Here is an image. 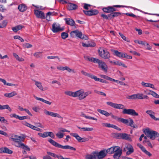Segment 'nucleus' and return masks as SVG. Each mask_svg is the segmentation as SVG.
<instances>
[{
    "label": "nucleus",
    "instance_id": "nucleus-22",
    "mask_svg": "<svg viewBox=\"0 0 159 159\" xmlns=\"http://www.w3.org/2000/svg\"><path fill=\"white\" fill-rule=\"evenodd\" d=\"M34 82H35L34 84L41 91H43L45 90L42 86V83L41 82L35 80H34Z\"/></svg>",
    "mask_w": 159,
    "mask_h": 159
},
{
    "label": "nucleus",
    "instance_id": "nucleus-7",
    "mask_svg": "<svg viewBox=\"0 0 159 159\" xmlns=\"http://www.w3.org/2000/svg\"><path fill=\"white\" fill-rule=\"evenodd\" d=\"M99 56L104 59H109L111 57L110 54L107 50L103 48H100L98 50Z\"/></svg>",
    "mask_w": 159,
    "mask_h": 159
},
{
    "label": "nucleus",
    "instance_id": "nucleus-5",
    "mask_svg": "<svg viewBox=\"0 0 159 159\" xmlns=\"http://www.w3.org/2000/svg\"><path fill=\"white\" fill-rule=\"evenodd\" d=\"M48 141L53 146L56 147L61 148L64 149H69L73 151L76 150V149L68 145H66L65 146L62 145L55 142V141L51 139H48Z\"/></svg>",
    "mask_w": 159,
    "mask_h": 159
},
{
    "label": "nucleus",
    "instance_id": "nucleus-33",
    "mask_svg": "<svg viewBox=\"0 0 159 159\" xmlns=\"http://www.w3.org/2000/svg\"><path fill=\"white\" fill-rule=\"evenodd\" d=\"M80 116L85 117L87 119L92 120H97V119L95 117H91L89 116H86L83 112H82L80 114Z\"/></svg>",
    "mask_w": 159,
    "mask_h": 159
},
{
    "label": "nucleus",
    "instance_id": "nucleus-49",
    "mask_svg": "<svg viewBox=\"0 0 159 159\" xmlns=\"http://www.w3.org/2000/svg\"><path fill=\"white\" fill-rule=\"evenodd\" d=\"M68 34L66 32H62L61 34V37L62 39H65L68 37Z\"/></svg>",
    "mask_w": 159,
    "mask_h": 159
},
{
    "label": "nucleus",
    "instance_id": "nucleus-6",
    "mask_svg": "<svg viewBox=\"0 0 159 159\" xmlns=\"http://www.w3.org/2000/svg\"><path fill=\"white\" fill-rule=\"evenodd\" d=\"M143 132L147 137L153 140H154L156 137H159V133L156 131L150 130L148 128L144 129Z\"/></svg>",
    "mask_w": 159,
    "mask_h": 159
},
{
    "label": "nucleus",
    "instance_id": "nucleus-14",
    "mask_svg": "<svg viewBox=\"0 0 159 159\" xmlns=\"http://www.w3.org/2000/svg\"><path fill=\"white\" fill-rule=\"evenodd\" d=\"M83 11L85 15L89 16L96 15L98 13V11L95 9L91 10L89 11L84 10Z\"/></svg>",
    "mask_w": 159,
    "mask_h": 159
},
{
    "label": "nucleus",
    "instance_id": "nucleus-15",
    "mask_svg": "<svg viewBox=\"0 0 159 159\" xmlns=\"http://www.w3.org/2000/svg\"><path fill=\"white\" fill-rule=\"evenodd\" d=\"M120 138L129 141H131L130 135L125 133H120L118 135Z\"/></svg>",
    "mask_w": 159,
    "mask_h": 159
},
{
    "label": "nucleus",
    "instance_id": "nucleus-43",
    "mask_svg": "<svg viewBox=\"0 0 159 159\" xmlns=\"http://www.w3.org/2000/svg\"><path fill=\"white\" fill-rule=\"evenodd\" d=\"M78 31V30H76L71 32L70 33L71 36L72 38H75L77 37Z\"/></svg>",
    "mask_w": 159,
    "mask_h": 159
},
{
    "label": "nucleus",
    "instance_id": "nucleus-62",
    "mask_svg": "<svg viewBox=\"0 0 159 159\" xmlns=\"http://www.w3.org/2000/svg\"><path fill=\"white\" fill-rule=\"evenodd\" d=\"M66 67L65 66H58L57 67V69L59 70H62V71H64L66 69Z\"/></svg>",
    "mask_w": 159,
    "mask_h": 159
},
{
    "label": "nucleus",
    "instance_id": "nucleus-34",
    "mask_svg": "<svg viewBox=\"0 0 159 159\" xmlns=\"http://www.w3.org/2000/svg\"><path fill=\"white\" fill-rule=\"evenodd\" d=\"M121 13L119 12H116L109 14V17L110 19H112L115 17L120 15Z\"/></svg>",
    "mask_w": 159,
    "mask_h": 159
},
{
    "label": "nucleus",
    "instance_id": "nucleus-27",
    "mask_svg": "<svg viewBox=\"0 0 159 159\" xmlns=\"http://www.w3.org/2000/svg\"><path fill=\"white\" fill-rule=\"evenodd\" d=\"M113 65H116L119 66H121L124 67L126 68L127 66L125 64L122 63L119 61L113 60Z\"/></svg>",
    "mask_w": 159,
    "mask_h": 159
},
{
    "label": "nucleus",
    "instance_id": "nucleus-18",
    "mask_svg": "<svg viewBox=\"0 0 159 159\" xmlns=\"http://www.w3.org/2000/svg\"><path fill=\"white\" fill-rule=\"evenodd\" d=\"M47 153L48 155H49L54 157H57L58 159H70V158L63 157L61 155H57L53 153L49 152H48Z\"/></svg>",
    "mask_w": 159,
    "mask_h": 159
},
{
    "label": "nucleus",
    "instance_id": "nucleus-29",
    "mask_svg": "<svg viewBox=\"0 0 159 159\" xmlns=\"http://www.w3.org/2000/svg\"><path fill=\"white\" fill-rule=\"evenodd\" d=\"M77 6L74 4L70 3L68 4V9L70 10H72L76 9Z\"/></svg>",
    "mask_w": 159,
    "mask_h": 159
},
{
    "label": "nucleus",
    "instance_id": "nucleus-9",
    "mask_svg": "<svg viewBox=\"0 0 159 159\" xmlns=\"http://www.w3.org/2000/svg\"><path fill=\"white\" fill-rule=\"evenodd\" d=\"M120 122H121L124 124H126L130 126L131 127L136 128H138V126L137 125L135 126L133 124L134 122L133 120L131 119L130 118L129 119V121L127 119L121 118Z\"/></svg>",
    "mask_w": 159,
    "mask_h": 159
},
{
    "label": "nucleus",
    "instance_id": "nucleus-47",
    "mask_svg": "<svg viewBox=\"0 0 159 159\" xmlns=\"http://www.w3.org/2000/svg\"><path fill=\"white\" fill-rule=\"evenodd\" d=\"M13 38L15 39H19L21 42H23L24 40L19 35H15L13 37Z\"/></svg>",
    "mask_w": 159,
    "mask_h": 159
},
{
    "label": "nucleus",
    "instance_id": "nucleus-44",
    "mask_svg": "<svg viewBox=\"0 0 159 159\" xmlns=\"http://www.w3.org/2000/svg\"><path fill=\"white\" fill-rule=\"evenodd\" d=\"M137 95L136 94H134L131 95H129L127 97V98L129 99H137Z\"/></svg>",
    "mask_w": 159,
    "mask_h": 159
},
{
    "label": "nucleus",
    "instance_id": "nucleus-61",
    "mask_svg": "<svg viewBox=\"0 0 159 159\" xmlns=\"http://www.w3.org/2000/svg\"><path fill=\"white\" fill-rule=\"evenodd\" d=\"M49 136L52 138L54 139L55 137V135L54 133L51 132H48V137Z\"/></svg>",
    "mask_w": 159,
    "mask_h": 159
},
{
    "label": "nucleus",
    "instance_id": "nucleus-56",
    "mask_svg": "<svg viewBox=\"0 0 159 159\" xmlns=\"http://www.w3.org/2000/svg\"><path fill=\"white\" fill-rule=\"evenodd\" d=\"M125 14V15H127L128 16H130L133 17H136L137 18L139 17V16H136V15H134V14H133L132 13H126Z\"/></svg>",
    "mask_w": 159,
    "mask_h": 159
},
{
    "label": "nucleus",
    "instance_id": "nucleus-60",
    "mask_svg": "<svg viewBox=\"0 0 159 159\" xmlns=\"http://www.w3.org/2000/svg\"><path fill=\"white\" fill-rule=\"evenodd\" d=\"M152 95L154 98H159V95L157 94L156 93L153 91L152 92Z\"/></svg>",
    "mask_w": 159,
    "mask_h": 159
},
{
    "label": "nucleus",
    "instance_id": "nucleus-50",
    "mask_svg": "<svg viewBox=\"0 0 159 159\" xmlns=\"http://www.w3.org/2000/svg\"><path fill=\"white\" fill-rule=\"evenodd\" d=\"M65 70H67L69 73L71 72L73 73H75V70L74 69H71L67 66H66Z\"/></svg>",
    "mask_w": 159,
    "mask_h": 159
},
{
    "label": "nucleus",
    "instance_id": "nucleus-3",
    "mask_svg": "<svg viewBox=\"0 0 159 159\" xmlns=\"http://www.w3.org/2000/svg\"><path fill=\"white\" fill-rule=\"evenodd\" d=\"M84 58L86 60L93 62L95 63H98L99 68L101 69L104 72H107V71L108 66L102 60L96 58L91 57L88 56H84Z\"/></svg>",
    "mask_w": 159,
    "mask_h": 159
},
{
    "label": "nucleus",
    "instance_id": "nucleus-51",
    "mask_svg": "<svg viewBox=\"0 0 159 159\" xmlns=\"http://www.w3.org/2000/svg\"><path fill=\"white\" fill-rule=\"evenodd\" d=\"M122 55V58H125L129 59H132V56L128 55L126 53H123Z\"/></svg>",
    "mask_w": 159,
    "mask_h": 159
},
{
    "label": "nucleus",
    "instance_id": "nucleus-39",
    "mask_svg": "<svg viewBox=\"0 0 159 159\" xmlns=\"http://www.w3.org/2000/svg\"><path fill=\"white\" fill-rule=\"evenodd\" d=\"M78 128L79 129H81L83 130L84 131H91L93 130V128H87V127H83L81 128L80 127H78Z\"/></svg>",
    "mask_w": 159,
    "mask_h": 159
},
{
    "label": "nucleus",
    "instance_id": "nucleus-64",
    "mask_svg": "<svg viewBox=\"0 0 159 159\" xmlns=\"http://www.w3.org/2000/svg\"><path fill=\"white\" fill-rule=\"evenodd\" d=\"M32 109L35 112H38L40 110L39 107H32Z\"/></svg>",
    "mask_w": 159,
    "mask_h": 159
},
{
    "label": "nucleus",
    "instance_id": "nucleus-59",
    "mask_svg": "<svg viewBox=\"0 0 159 159\" xmlns=\"http://www.w3.org/2000/svg\"><path fill=\"white\" fill-rule=\"evenodd\" d=\"M143 142L144 143H146L147 145L150 147L151 148H152L153 147V146H152V145L150 143V142L148 141V140H144L143 141Z\"/></svg>",
    "mask_w": 159,
    "mask_h": 159
},
{
    "label": "nucleus",
    "instance_id": "nucleus-31",
    "mask_svg": "<svg viewBox=\"0 0 159 159\" xmlns=\"http://www.w3.org/2000/svg\"><path fill=\"white\" fill-rule=\"evenodd\" d=\"M23 27V26L19 25L12 27L11 29L14 32L16 33L19 30L21 29Z\"/></svg>",
    "mask_w": 159,
    "mask_h": 159
},
{
    "label": "nucleus",
    "instance_id": "nucleus-1",
    "mask_svg": "<svg viewBox=\"0 0 159 159\" xmlns=\"http://www.w3.org/2000/svg\"><path fill=\"white\" fill-rule=\"evenodd\" d=\"M107 105L111 106L114 108L123 109L122 113L124 114H127L132 116H138V113L136 112L135 110L132 109H124L125 107L124 105L113 103L110 102H106Z\"/></svg>",
    "mask_w": 159,
    "mask_h": 159
},
{
    "label": "nucleus",
    "instance_id": "nucleus-13",
    "mask_svg": "<svg viewBox=\"0 0 159 159\" xmlns=\"http://www.w3.org/2000/svg\"><path fill=\"white\" fill-rule=\"evenodd\" d=\"M34 11L35 15L37 18L41 19L45 18L44 13L43 11L37 10H34Z\"/></svg>",
    "mask_w": 159,
    "mask_h": 159
},
{
    "label": "nucleus",
    "instance_id": "nucleus-45",
    "mask_svg": "<svg viewBox=\"0 0 159 159\" xmlns=\"http://www.w3.org/2000/svg\"><path fill=\"white\" fill-rule=\"evenodd\" d=\"M42 52H37L34 54V56L36 58H41L42 57Z\"/></svg>",
    "mask_w": 159,
    "mask_h": 159
},
{
    "label": "nucleus",
    "instance_id": "nucleus-2",
    "mask_svg": "<svg viewBox=\"0 0 159 159\" xmlns=\"http://www.w3.org/2000/svg\"><path fill=\"white\" fill-rule=\"evenodd\" d=\"M10 139L12 141V144L16 147L20 148L26 151H30V148L22 143L23 139L21 136L12 134L11 135Z\"/></svg>",
    "mask_w": 159,
    "mask_h": 159
},
{
    "label": "nucleus",
    "instance_id": "nucleus-41",
    "mask_svg": "<svg viewBox=\"0 0 159 159\" xmlns=\"http://www.w3.org/2000/svg\"><path fill=\"white\" fill-rule=\"evenodd\" d=\"M83 90V89H81L75 91V97H78L79 98L81 94H82Z\"/></svg>",
    "mask_w": 159,
    "mask_h": 159
},
{
    "label": "nucleus",
    "instance_id": "nucleus-17",
    "mask_svg": "<svg viewBox=\"0 0 159 159\" xmlns=\"http://www.w3.org/2000/svg\"><path fill=\"white\" fill-rule=\"evenodd\" d=\"M124 151H125L126 150L128 151L126 152V155H129L132 153L134 151V148L132 146L130 145H129L126 147L125 148H124Z\"/></svg>",
    "mask_w": 159,
    "mask_h": 159
},
{
    "label": "nucleus",
    "instance_id": "nucleus-35",
    "mask_svg": "<svg viewBox=\"0 0 159 159\" xmlns=\"http://www.w3.org/2000/svg\"><path fill=\"white\" fill-rule=\"evenodd\" d=\"M13 56L16 58V60L19 61H25V59L21 57H20L17 54L15 53H13Z\"/></svg>",
    "mask_w": 159,
    "mask_h": 159
},
{
    "label": "nucleus",
    "instance_id": "nucleus-46",
    "mask_svg": "<svg viewBox=\"0 0 159 159\" xmlns=\"http://www.w3.org/2000/svg\"><path fill=\"white\" fill-rule=\"evenodd\" d=\"M86 159H96V157L95 155H87L85 157Z\"/></svg>",
    "mask_w": 159,
    "mask_h": 159
},
{
    "label": "nucleus",
    "instance_id": "nucleus-24",
    "mask_svg": "<svg viewBox=\"0 0 159 159\" xmlns=\"http://www.w3.org/2000/svg\"><path fill=\"white\" fill-rule=\"evenodd\" d=\"M18 8L20 12H23L27 9V7L25 4H22L18 6Z\"/></svg>",
    "mask_w": 159,
    "mask_h": 159
},
{
    "label": "nucleus",
    "instance_id": "nucleus-38",
    "mask_svg": "<svg viewBox=\"0 0 159 159\" xmlns=\"http://www.w3.org/2000/svg\"><path fill=\"white\" fill-rule=\"evenodd\" d=\"M81 72L84 75L89 77L92 79H93L94 75L88 73L83 70L81 71Z\"/></svg>",
    "mask_w": 159,
    "mask_h": 159
},
{
    "label": "nucleus",
    "instance_id": "nucleus-10",
    "mask_svg": "<svg viewBox=\"0 0 159 159\" xmlns=\"http://www.w3.org/2000/svg\"><path fill=\"white\" fill-rule=\"evenodd\" d=\"M52 31L54 33L62 31L64 30L63 28H61L59 24L54 23L52 25Z\"/></svg>",
    "mask_w": 159,
    "mask_h": 159
},
{
    "label": "nucleus",
    "instance_id": "nucleus-4",
    "mask_svg": "<svg viewBox=\"0 0 159 159\" xmlns=\"http://www.w3.org/2000/svg\"><path fill=\"white\" fill-rule=\"evenodd\" d=\"M107 153L112 154L115 153L113 155L114 159H119L122 153V150L119 146H115L111 147L106 150Z\"/></svg>",
    "mask_w": 159,
    "mask_h": 159
},
{
    "label": "nucleus",
    "instance_id": "nucleus-40",
    "mask_svg": "<svg viewBox=\"0 0 159 159\" xmlns=\"http://www.w3.org/2000/svg\"><path fill=\"white\" fill-rule=\"evenodd\" d=\"M114 54L120 58H122L123 57L122 54L123 53L120 52L117 50H114L113 51Z\"/></svg>",
    "mask_w": 159,
    "mask_h": 159
},
{
    "label": "nucleus",
    "instance_id": "nucleus-20",
    "mask_svg": "<svg viewBox=\"0 0 159 159\" xmlns=\"http://www.w3.org/2000/svg\"><path fill=\"white\" fill-rule=\"evenodd\" d=\"M141 84L142 86L145 87H149L152 89H156L154 87L153 84L149 83H145L143 81H142Z\"/></svg>",
    "mask_w": 159,
    "mask_h": 159
},
{
    "label": "nucleus",
    "instance_id": "nucleus-55",
    "mask_svg": "<svg viewBox=\"0 0 159 159\" xmlns=\"http://www.w3.org/2000/svg\"><path fill=\"white\" fill-rule=\"evenodd\" d=\"M23 47L24 48H31L32 47V45L31 44L29 43H25L23 44Z\"/></svg>",
    "mask_w": 159,
    "mask_h": 159
},
{
    "label": "nucleus",
    "instance_id": "nucleus-23",
    "mask_svg": "<svg viewBox=\"0 0 159 159\" xmlns=\"http://www.w3.org/2000/svg\"><path fill=\"white\" fill-rule=\"evenodd\" d=\"M64 20L65 21L67 25L73 26L75 24L74 21L72 19L67 18L64 19Z\"/></svg>",
    "mask_w": 159,
    "mask_h": 159
},
{
    "label": "nucleus",
    "instance_id": "nucleus-57",
    "mask_svg": "<svg viewBox=\"0 0 159 159\" xmlns=\"http://www.w3.org/2000/svg\"><path fill=\"white\" fill-rule=\"evenodd\" d=\"M10 116L11 118L14 117L17 119H19L20 116L15 113L11 114Z\"/></svg>",
    "mask_w": 159,
    "mask_h": 159
},
{
    "label": "nucleus",
    "instance_id": "nucleus-11",
    "mask_svg": "<svg viewBox=\"0 0 159 159\" xmlns=\"http://www.w3.org/2000/svg\"><path fill=\"white\" fill-rule=\"evenodd\" d=\"M70 134L75 138L79 142H84L87 141L88 140V138H82L80 137L76 133H71Z\"/></svg>",
    "mask_w": 159,
    "mask_h": 159
},
{
    "label": "nucleus",
    "instance_id": "nucleus-42",
    "mask_svg": "<svg viewBox=\"0 0 159 159\" xmlns=\"http://www.w3.org/2000/svg\"><path fill=\"white\" fill-rule=\"evenodd\" d=\"M5 109L8 110V111L10 112L11 111H12L11 109L10 108L8 105H5L3 106L1 105L0 110H2Z\"/></svg>",
    "mask_w": 159,
    "mask_h": 159
},
{
    "label": "nucleus",
    "instance_id": "nucleus-12",
    "mask_svg": "<svg viewBox=\"0 0 159 159\" xmlns=\"http://www.w3.org/2000/svg\"><path fill=\"white\" fill-rule=\"evenodd\" d=\"M98 159H102L107 155V153L106 150L101 151L95 153Z\"/></svg>",
    "mask_w": 159,
    "mask_h": 159
},
{
    "label": "nucleus",
    "instance_id": "nucleus-53",
    "mask_svg": "<svg viewBox=\"0 0 159 159\" xmlns=\"http://www.w3.org/2000/svg\"><path fill=\"white\" fill-rule=\"evenodd\" d=\"M5 153H8L9 154H11L13 152L11 150L9 149L8 148L5 147Z\"/></svg>",
    "mask_w": 159,
    "mask_h": 159
},
{
    "label": "nucleus",
    "instance_id": "nucleus-63",
    "mask_svg": "<svg viewBox=\"0 0 159 159\" xmlns=\"http://www.w3.org/2000/svg\"><path fill=\"white\" fill-rule=\"evenodd\" d=\"M102 126L103 127H106L108 128H110L111 124L108 123H103L102 124Z\"/></svg>",
    "mask_w": 159,
    "mask_h": 159
},
{
    "label": "nucleus",
    "instance_id": "nucleus-32",
    "mask_svg": "<svg viewBox=\"0 0 159 159\" xmlns=\"http://www.w3.org/2000/svg\"><path fill=\"white\" fill-rule=\"evenodd\" d=\"M97 111L100 114L104 115L107 117L108 116L110 115H111V114H109L108 112L105 110L100 109H98Z\"/></svg>",
    "mask_w": 159,
    "mask_h": 159
},
{
    "label": "nucleus",
    "instance_id": "nucleus-54",
    "mask_svg": "<svg viewBox=\"0 0 159 159\" xmlns=\"http://www.w3.org/2000/svg\"><path fill=\"white\" fill-rule=\"evenodd\" d=\"M5 153H8L9 154H11L13 152L11 150L9 149L8 148L5 147Z\"/></svg>",
    "mask_w": 159,
    "mask_h": 159
},
{
    "label": "nucleus",
    "instance_id": "nucleus-19",
    "mask_svg": "<svg viewBox=\"0 0 159 159\" xmlns=\"http://www.w3.org/2000/svg\"><path fill=\"white\" fill-rule=\"evenodd\" d=\"M91 92L90 91H88L85 92L83 90L82 92V94H81L80 97H79V99L80 100H82L85 98L87 96L91 94Z\"/></svg>",
    "mask_w": 159,
    "mask_h": 159
},
{
    "label": "nucleus",
    "instance_id": "nucleus-52",
    "mask_svg": "<svg viewBox=\"0 0 159 159\" xmlns=\"http://www.w3.org/2000/svg\"><path fill=\"white\" fill-rule=\"evenodd\" d=\"M142 152L149 157H151L152 156V154L150 152L147 151L145 148Z\"/></svg>",
    "mask_w": 159,
    "mask_h": 159
},
{
    "label": "nucleus",
    "instance_id": "nucleus-30",
    "mask_svg": "<svg viewBox=\"0 0 159 159\" xmlns=\"http://www.w3.org/2000/svg\"><path fill=\"white\" fill-rule=\"evenodd\" d=\"M17 93L15 91H13L9 93H6L4 94V96L7 98H11L14 96L16 95Z\"/></svg>",
    "mask_w": 159,
    "mask_h": 159
},
{
    "label": "nucleus",
    "instance_id": "nucleus-25",
    "mask_svg": "<svg viewBox=\"0 0 159 159\" xmlns=\"http://www.w3.org/2000/svg\"><path fill=\"white\" fill-rule=\"evenodd\" d=\"M146 112L150 116L152 119L155 120H156L157 118H156L154 116L155 113L152 110H148L146 111Z\"/></svg>",
    "mask_w": 159,
    "mask_h": 159
},
{
    "label": "nucleus",
    "instance_id": "nucleus-48",
    "mask_svg": "<svg viewBox=\"0 0 159 159\" xmlns=\"http://www.w3.org/2000/svg\"><path fill=\"white\" fill-rule=\"evenodd\" d=\"M7 24V22L6 20H3L2 21V24H0V28H3L6 27Z\"/></svg>",
    "mask_w": 159,
    "mask_h": 159
},
{
    "label": "nucleus",
    "instance_id": "nucleus-21",
    "mask_svg": "<svg viewBox=\"0 0 159 159\" xmlns=\"http://www.w3.org/2000/svg\"><path fill=\"white\" fill-rule=\"evenodd\" d=\"M137 95V99L142 100L145 99H148L149 97L147 95H144L143 93H138L136 94Z\"/></svg>",
    "mask_w": 159,
    "mask_h": 159
},
{
    "label": "nucleus",
    "instance_id": "nucleus-58",
    "mask_svg": "<svg viewBox=\"0 0 159 159\" xmlns=\"http://www.w3.org/2000/svg\"><path fill=\"white\" fill-rule=\"evenodd\" d=\"M119 34L120 36L121 37V38L124 40L128 42H129L130 41H129L127 40L126 39V38L125 36H124V35L123 34H122L120 32H119Z\"/></svg>",
    "mask_w": 159,
    "mask_h": 159
},
{
    "label": "nucleus",
    "instance_id": "nucleus-36",
    "mask_svg": "<svg viewBox=\"0 0 159 159\" xmlns=\"http://www.w3.org/2000/svg\"><path fill=\"white\" fill-rule=\"evenodd\" d=\"M64 93L66 95L73 97H75V92L66 91L64 92Z\"/></svg>",
    "mask_w": 159,
    "mask_h": 159
},
{
    "label": "nucleus",
    "instance_id": "nucleus-37",
    "mask_svg": "<svg viewBox=\"0 0 159 159\" xmlns=\"http://www.w3.org/2000/svg\"><path fill=\"white\" fill-rule=\"evenodd\" d=\"M93 79L95 81H99L101 82L104 83H107V82L105 80L100 78H98L96 76L94 75V76Z\"/></svg>",
    "mask_w": 159,
    "mask_h": 159
},
{
    "label": "nucleus",
    "instance_id": "nucleus-26",
    "mask_svg": "<svg viewBox=\"0 0 159 159\" xmlns=\"http://www.w3.org/2000/svg\"><path fill=\"white\" fill-rule=\"evenodd\" d=\"M62 128H60L59 129V131L56 134V136L58 139H61L64 136V134L63 133L64 132L62 131Z\"/></svg>",
    "mask_w": 159,
    "mask_h": 159
},
{
    "label": "nucleus",
    "instance_id": "nucleus-28",
    "mask_svg": "<svg viewBox=\"0 0 159 159\" xmlns=\"http://www.w3.org/2000/svg\"><path fill=\"white\" fill-rule=\"evenodd\" d=\"M77 37L80 39H88V37L85 35L83 34L81 31L78 30L77 34Z\"/></svg>",
    "mask_w": 159,
    "mask_h": 159
},
{
    "label": "nucleus",
    "instance_id": "nucleus-16",
    "mask_svg": "<svg viewBox=\"0 0 159 159\" xmlns=\"http://www.w3.org/2000/svg\"><path fill=\"white\" fill-rule=\"evenodd\" d=\"M114 5L113 6H108L102 9V10L105 12L111 13L116 11V9L115 8Z\"/></svg>",
    "mask_w": 159,
    "mask_h": 159
},
{
    "label": "nucleus",
    "instance_id": "nucleus-8",
    "mask_svg": "<svg viewBox=\"0 0 159 159\" xmlns=\"http://www.w3.org/2000/svg\"><path fill=\"white\" fill-rule=\"evenodd\" d=\"M44 114L46 116H50L53 117H57L63 120V118L61 115L57 113L51 111H49L46 109L43 110Z\"/></svg>",
    "mask_w": 159,
    "mask_h": 159
}]
</instances>
